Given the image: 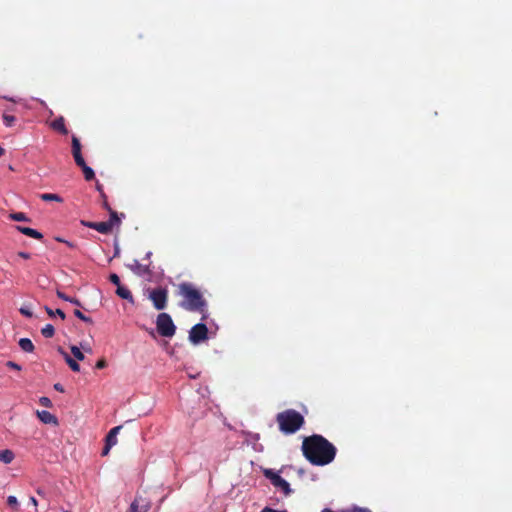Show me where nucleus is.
Returning <instances> with one entry per match:
<instances>
[{
	"mask_svg": "<svg viewBox=\"0 0 512 512\" xmlns=\"http://www.w3.org/2000/svg\"><path fill=\"white\" fill-rule=\"evenodd\" d=\"M301 450L306 460L315 466L332 463L337 453L334 444L320 434L304 437Z\"/></svg>",
	"mask_w": 512,
	"mask_h": 512,
	"instance_id": "obj_1",
	"label": "nucleus"
},
{
	"mask_svg": "<svg viewBox=\"0 0 512 512\" xmlns=\"http://www.w3.org/2000/svg\"><path fill=\"white\" fill-rule=\"evenodd\" d=\"M177 295L182 298L180 306L191 312L204 313L207 301L202 292L190 282H182L177 286Z\"/></svg>",
	"mask_w": 512,
	"mask_h": 512,
	"instance_id": "obj_2",
	"label": "nucleus"
},
{
	"mask_svg": "<svg viewBox=\"0 0 512 512\" xmlns=\"http://www.w3.org/2000/svg\"><path fill=\"white\" fill-rule=\"evenodd\" d=\"M276 422L283 434L290 435L296 433L304 426L305 419L300 412L294 409H286L276 415Z\"/></svg>",
	"mask_w": 512,
	"mask_h": 512,
	"instance_id": "obj_3",
	"label": "nucleus"
},
{
	"mask_svg": "<svg viewBox=\"0 0 512 512\" xmlns=\"http://www.w3.org/2000/svg\"><path fill=\"white\" fill-rule=\"evenodd\" d=\"M156 329L159 335L166 338H171L176 333V326L172 317L165 312L158 314L156 319Z\"/></svg>",
	"mask_w": 512,
	"mask_h": 512,
	"instance_id": "obj_4",
	"label": "nucleus"
},
{
	"mask_svg": "<svg viewBox=\"0 0 512 512\" xmlns=\"http://www.w3.org/2000/svg\"><path fill=\"white\" fill-rule=\"evenodd\" d=\"M263 475L271 481L273 486L281 489L286 496L292 493L290 484L272 469L264 468Z\"/></svg>",
	"mask_w": 512,
	"mask_h": 512,
	"instance_id": "obj_5",
	"label": "nucleus"
},
{
	"mask_svg": "<svg viewBox=\"0 0 512 512\" xmlns=\"http://www.w3.org/2000/svg\"><path fill=\"white\" fill-rule=\"evenodd\" d=\"M149 299L157 310H163L167 306L168 291L165 288H155L149 293Z\"/></svg>",
	"mask_w": 512,
	"mask_h": 512,
	"instance_id": "obj_6",
	"label": "nucleus"
},
{
	"mask_svg": "<svg viewBox=\"0 0 512 512\" xmlns=\"http://www.w3.org/2000/svg\"><path fill=\"white\" fill-rule=\"evenodd\" d=\"M208 338V328L204 323L194 325L189 332V340L193 344H198Z\"/></svg>",
	"mask_w": 512,
	"mask_h": 512,
	"instance_id": "obj_7",
	"label": "nucleus"
},
{
	"mask_svg": "<svg viewBox=\"0 0 512 512\" xmlns=\"http://www.w3.org/2000/svg\"><path fill=\"white\" fill-rule=\"evenodd\" d=\"M121 429L122 426H116L108 432L105 437V446L101 453L102 456L108 455L110 449L117 444V435Z\"/></svg>",
	"mask_w": 512,
	"mask_h": 512,
	"instance_id": "obj_8",
	"label": "nucleus"
},
{
	"mask_svg": "<svg viewBox=\"0 0 512 512\" xmlns=\"http://www.w3.org/2000/svg\"><path fill=\"white\" fill-rule=\"evenodd\" d=\"M127 267L138 276L150 275L152 272L149 264H141L136 259L131 264H128Z\"/></svg>",
	"mask_w": 512,
	"mask_h": 512,
	"instance_id": "obj_9",
	"label": "nucleus"
},
{
	"mask_svg": "<svg viewBox=\"0 0 512 512\" xmlns=\"http://www.w3.org/2000/svg\"><path fill=\"white\" fill-rule=\"evenodd\" d=\"M72 155L76 164H82L84 158L81 153V143L80 140L76 137H72Z\"/></svg>",
	"mask_w": 512,
	"mask_h": 512,
	"instance_id": "obj_10",
	"label": "nucleus"
},
{
	"mask_svg": "<svg viewBox=\"0 0 512 512\" xmlns=\"http://www.w3.org/2000/svg\"><path fill=\"white\" fill-rule=\"evenodd\" d=\"M36 414H37V417L39 418V420L41 422H43L44 424H51L54 426H57L59 424L57 417L55 415H53L52 413H50L49 411H46V410L39 411L38 410L36 412Z\"/></svg>",
	"mask_w": 512,
	"mask_h": 512,
	"instance_id": "obj_11",
	"label": "nucleus"
},
{
	"mask_svg": "<svg viewBox=\"0 0 512 512\" xmlns=\"http://www.w3.org/2000/svg\"><path fill=\"white\" fill-rule=\"evenodd\" d=\"M58 352L63 356L65 362L68 364L70 369L74 372L80 371V366L75 359H73L62 347L58 348Z\"/></svg>",
	"mask_w": 512,
	"mask_h": 512,
	"instance_id": "obj_12",
	"label": "nucleus"
},
{
	"mask_svg": "<svg viewBox=\"0 0 512 512\" xmlns=\"http://www.w3.org/2000/svg\"><path fill=\"white\" fill-rule=\"evenodd\" d=\"M51 127H52V129H54L55 131H58L59 133H61L63 135L68 134V129L65 126V120L63 117H58L55 120H53L51 123Z\"/></svg>",
	"mask_w": 512,
	"mask_h": 512,
	"instance_id": "obj_13",
	"label": "nucleus"
},
{
	"mask_svg": "<svg viewBox=\"0 0 512 512\" xmlns=\"http://www.w3.org/2000/svg\"><path fill=\"white\" fill-rule=\"evenodd\" d=\"M16 229L19 232H21L22 234L29 236L31 238L38 239V240L43 238V235L35 229L29 228V227H23V226H16Z\"/></svg>",
	"mask_w": 512,
	"mask_h": 512,
	"instance_id": "obj_14",
	"label": "nucleus"
},
{
	"mask_svg": "<svg viewBox=\"0 0 512 512\" xmlns=\"http://www.w3.org/2000/svg\"><path fill=\"white\" fill-rule=\"evenodd\" d=\"M112 222H97L94 226V230L102 234H108L112 231Z\"/></svg>",
	"mask_w": 512,
	"mask_h": 512,
	"instance_id": "obj_15",
	"label": "nucleus"
},
{
	"mask_svg": "<svg viewBox=\"0 0 512 512\" xmlns=\"http://www.w3.org/2000/svg\"><path fill=\"white\" fill-rule=\"evenodd\" d=\"M116 294L122 299L128 300L130 302L134 301L131 291L122 285L117 287Z\"/></svg>",
	"mask_w": 512,
	"mask_h": 512,
	"instance_id": "obj_16",
	"label": "nucleus"
},
{
	"mask_svg": "<svg viewBox=\"0 0 512 512\" xmlns=\"http://www.w3.org/2000/svg\"><path fill=\"white\" fill-rule=\"evenodd\" d=\"M77 166L82 169L86 181H91L95 178L93 169L86 164L85 160L82 164H77Z\"/></svg>",
	"mask_w": 512,
	"mask_h": 512,
	"instance_id": "obj_17",
	"label": "nucleus"
},
{
	"mask_svg": "<svg viewBox=\"0 0 512 512\" xmlns=\"http://www.w3.org/2000/svg\"><path fill=\"white\" fill-rule=\"evenodd\" d=\"M19 346L24 352L28 353L33 352L35 349L34 344L29 338H21L19 340Z\"/></svg>",
	"mask_w": 512,
	"mask_h": 512,
	"instance_id": "obj_18",
	"label": "nucleus"
},
{
	"mask_svg": "<svg viewBox=\"0 0 512 512\" xmlns=\"http://www.w3.org/2000/svg\"><path fill=\"white\" fill-rule=\"evenodd\" d=\"M13 459H14L13 451H11L9 449L0 451V461L1 462L5 463V464H9L13 461Z\"/></svg>",
	"mask_w": 512,
	"mask_h": 512,
	"instance_id": "obj_19",
	"label": "nucleus"
},
{
	"mask_svg": "<svg viewBox=\"0 0 512 512\" xmlns=\"http://www.w3.org/2000/svg\"><path fill=\"white\" fill-rule=\"evenodd\" d=\"M40 199L45 201V202H50V201H56V202H59V203H62L63 202V198L61 196H59L58 194H53V193H43V194H40Z\"/></svg>",
	"mask_w": 512,
	"mask_h": 512,
	"instance_id": "obj_20",
	"label": "nucleus"
},
{
	"mask_svg": "<svg viewBox=\"0 0 512 512\" xmlns=\"http://www.w3.org/2000/svg\"><path fill=\"white\" fill-rule=\"evenodd\" d=\"M56 294H57V296H58L60 299H62V300H64V301H68V302H70V303H72V304H74V305L81 306V302H80L78 299H76V298H72V297H69V296H67L65 293H63V292H62V291H60V290H57V291H56Z\"/></svg>",
	"mask_w": 512,
	"mask_h": 512,
	"instance_id": "obj_21",
	"label": "nucleus"
},
{
	"mask_svg": "<svg viewBox=\"0 0 512 512\" xmlns=\"http://www.w3.org/2000/svg\"><path fill=\"white\" fill-rule=\"evenodd\" d=\"M41 334L45 337V338H52L55 334V328L53 325L51 324H46L42 330H41Z\"/></svg>",
	"mask_w": 512,
	"mask_h": 512,
	"instance_id": "obj_22",
	"label": "nucleus"
},
{
	"mask_svg": "<svg viewBox=\"0 0 512 512\" xmlns=\"http://www.w3.org/2000/svg\"><path fill=\"white\" fill-rule=\"evenodd\" d=\"M9 218L14 221H29V218L23 212L11 213Z\"/></svg>",
	"mask_w": 512,
	"mask_h": 512,
	"instance_id": "obj_23",
	"label": "nucleus"
},
{
	"mask_svg": "<svg viewBox=\"0 0 512 512\" xmlns=\"http://www.w3.org/2000/svg\"><path fill=\"white\" fill-rule=\"evenodd\" d=\"M45 311L47 312V314L50 316V317H54L55 315H58L62 320L65 319V313L61 310V309H56L55 311H53L51 308H49L48 306H45Z\"/></svg>",
	"mask_w": 512,
	"mask_h": 512,
	"instance_id": "obj_24",
	"label": "nucleus"
},
{
	"mask_svg": "<svg viewBox=\"0 0 512 512\" xmlns=\"http://www.w3.org/2000/svg\"><path fill=\"white\" fill-rule=\"evenodd\" d=\"M2 118H3L4 125L7 127L13 126L14 123L16 122L15 116L7 114V113H4Z\"/></svg>",
	"mask_w": 512,
	"mask_h": 512,
	"instance_id": "obj_25",
	"label": "nucleus"
},
{
	"mask_svg": "<svg viewBox=\"0 0 512 512\" xmlns=\"http://www.w3.org/2000/svg\"><path fill=\"white\" fill-rule=\"evenodd\" d=\"M71 353L76 360L83 361L85 359L83 352L77 346H71Z\"/></svg>",
	"mask_w": 512,
	"mask_h": 512,
	"instance_id": "obj_26",
	"label": "nucleus"
},
{
	"mask_svg": "<svg viewBox=\"0 0 512 512\" xmlns=\"http://www.w3.org/2000/svg\"><path fill=\"white\" fill-rule=\"evenodd\" d=\"M74 315L79 318L80 320L92 324L93 320L90 317L85 316L80 310L76 309L74 310Z\"/></svg>",
	"mask_w": 512,
	"mask_h": 512,
	"instance_id": "obj_27",
	"label": "nucleus"
},
{
	"mask_svg": "<svg viewBox=\"0 0 512 512\" xmlns=\"http://www.w3.org/2000/svg\"><path fill=\"white\" fill-rule=\"evenodd\" d=\"M109 214H110V219L107 222H112V227L115 224L120 223V219H119L118 214H117L116 211L111 210V211H109Z\"/></svg>",
	"mask_w": 512,
	"mask_h": 512,
	"instance_id": "obj_28",
	"label": "nucleus"
},
{
	"mask_svg": "<svg viewBox=\"0 0 512 512\" xmlns=\"http://www.w3.org/2000/svg\"><path fill=\"white\" fill-rule=\"evenodd\" d=\"M39 403L41 406L46 407V408L52 407V401L50 400V398H48L46 396L41 397L39 399Z\"/></svg>",
	"mask_w": 512,
	"mask_h": 512,
	"instance_id": "obj_29",
	"label": "nucleus"
},
{
	"mask_svg": "<svg viewBox=\"0 0 512 512\" xmlns=\"http://www.w3.org/2000/svg\"><path fill=\"white\" fill-rule=\"evenodd\" d=\"M127 512H140L138 498H135V500L130 504Z\"/></svg>",
	"mask_w": 512,
	"mask_h": 512,
	"instance_id": "obj_30",
	"label": "nucleus"
},
{
	"mask_svg": "<svg viewBox=\"0 0 512 512\" xmlns=\"http://www.w3.org/2000/svg\"><path fill=\"white\" fill-rule=\"evenodd\" d=\"M109 280L111 283H113L114 285H116L117 287L121 285L120 283V278L117 274L115 273H112L110 276H109Z\"/></svg>",
	"mask_w": 512,
	"mask_h": 512,
	"instance_id": "obj_31",
	"label": "nucleus"
},
{
	"mask_svg": "<svg viewBox=\"0 0 512 512\" xmlns=\"http://www.w3.org/2000/svg\"><path fill=\"white\" fill-rule=\"evenodd\" d=\"M7 503L9 506H11L13 508H17V506H18V501L15 496H8Z\"/></svg>",
	"mask_w": 512,
	"mask_h": 512,
	"instance_id": "obj_32",
	"label": "nucleus"
},
{
	"mask_svg": "<svg viewBox=\"0 0 512 512\" xmlns=\"http://www.w3.org/2000/svg\"><path fill=\"white\" fill-rule=\"evenodd\" d=\"M20 313L23 315V316H26V317H32L33 316V313L26 307H21L19 309Z\"/></svg>",
	"mask_w": 512,
	"mask_h": 512,
	"instance_id": "obj_33",
	"label": "nucleus"
},
{
	"mask_svg": "<svg viewBox=\"0 0 512 512\" xmlns=\"http://www.w3.org/2000/svg\"><path fill=\"white\" fill-rule=\"evenodd\" d=\"M102 198H103V207H104L108 212H109V211H111V210H113V209L110 207V205H109V203H108V201H107V196L105 195V193H102Z\"/></svg>",
	"mask_w": 512,
	"mask_h": 512,
	"instance_id": "obj_34",
	"label": "nucleus"
},
{
	"mask_svg": "<svg viewBox=\"0 0 512 512\" xmlns=\"http://www.w3.org/2000/svg\"><path fill=\"white\" fill-rule=\"evenodd\" d=\"M6 366L11 368V369H14V370H18V371L21 370V366L18 365L17 363H15V362H13V361H8L6 363Z\"/></svg>",
	"mask_w": 512,
	"mask_h": 512,
	"instance_id": "obj_35",
	"label": "nucleus"
},
{
	"mask_svg": "<svg viewBox=\"0 0 512 512\" xmlns=\"http://www.w3.org/2000/svg\"><path fill=\"white\" fill-rule=\"evenodd\" d=\"M106 365H107L106 360L105 359H100L96 363V368L97 369H103V368L106 367Z\"/></svg>",
	"mask_w": 512,
	"mask_h": 512,
	"instance_id": "obj_36",
	"label": "nucleus"
},
{
	"mask_svg": "<svg viewBox=\"0 0 512 512\" xmlns=\"http://www.w3.org/2000/svg\"><path fill=\"white\" fill-rule=\"evenodd\" d=\"M29 503L34 507V512H37L38 502H37L36 498L31 496L29 498Z\"/></svg>",
	"mask_w": 512,
	"mask_h": 512,
	"instance_id": "obj_37",
	"label": "nucleus"
},
{
	"mask_svg": "<svg viewBox=\"0 0 512 512\" xmlns=\"http://www.w3.org/2000/svg\"><path fill=\"white\" fill-rule=\"evenodd\" d=\"M261 512H287V511L286 510L279 511V510L272 509L270 507H265L262 509Z\"/></svg>",
	"mask_w": 512,
	"mask_h": 512,
	"instance_id": "obj_38",
	"label": "nucleus"
},
{
	"mask_svg": "<svg viewBox=\"0 0 512 512\" xmlns=\"http://www.w3.org/2000/svg\"><path fill=\"white\" fill-rule=\"evenodd\" d=\"M18 256L23 258V259H29L30 258V254L27 253V252H23V251L18 252Z\"/></svg>",
	"mask_w": 512,
	"mask_h": 512,
	"instance_id": "obj_39",
	"label": "nucleus"
},
{
	"mask_svg": "<svg viewBox=\"0 0 512 512\" xmlns=\"http://www.w3.org/2000/svg\"><path fill=\"white\" fill-rule=\"evenodd\" d=\"M56 240H57V241H59V242H63V243H65V244H66L68 247H70V248H73V247H74V244H73V243H71V242H69V241L63 240V239H61V238H56Z\"/></svg>",
	"mask_w": 512,
	"mask_h": 512,
	"instance_id": "obj_40",
	"label": "nucleus"
},
{
	"mask_svg": "<svg viewBox=\"0 0 512 512\" xmlns=\"http://www.w3.org/2000/svg\"><path fill=\"white\" fill-rule=\"evenodd\" d=\"M352 512H371L369 509L367 508H359V507H356L353 509Z\"/></svg>",
	"mask_w": 512,
	"mask_h": 512,
	"instance_id": "obj_41",
	"label": "nucleus"
},
{
	"mask_svg": "<svg viewBox=\"0 0 512 512\" xmlns=\"http://www.w3.org/2000/svg\"><path fill=\"white\" fill-rule=\"evenodd\" d=\"M54 389L59 391V392H64V388H63V386L60 383H56L54 385Z\"/></svg>",
	"mask_w": 512,
	"mask_h": 512,
	"instance_id": "obj_42",
	"label": "nucleus"
},
{
	"mask_svg": "<svg viewBox=\"0 0 512 512\" xmlns=\"http://www.w3.org/2000/svg\"><path fill=\"white\" fill-rule=\"evenodd\" d=\"M86 227L94 229V226L97 222H82Z\"/></svg>",
	"mask_w": 512,
	"mask_h": 512,
	"instance_id": "obj_43",
	"label": "nucleus"
},
{
	"mask_svg": "<svg viewBox=\"0 0 512 512\" xmlns=\"http://www.w3.org/2000/svg\"><path fill=\"white\" fill-rule=\"evenodd\" d=\"M151 255H152L151 251L147 252L145 255V259H147V260L150 259Z\"/></svg>",
	"mask_w": 512,
	"mask_h": 512,
	"instance_id": "obj_44",
	"label": "nucleus"
},
{
	"mask_svg": "<svg viewBox=\"0 0 512 512\" xmlns=\"http://www.w3.org/2000/svg\"><path fill=\"white\" fill-rule=\"evenodd\" d=\"M149 509V505H145L144 507H142V512H146L148 511Z\"/></svg>",
	"mask_w": 512,
	"mask_h": 512,
	"instance_id": "obj_45",
	"label": "nucleus"
},
{
	"mask_svg": "<svg viewBox=\"0 0 512 512\" xmlns=\"http://www.w3.org/2000/svg\"><path fill=\"white\" fill-rule=\"evenodd\" d=\"M4 154H5L4 148L0 147V157L3 156Z\"/></svg>",
	"mask_w": 512,
	"mask_h": 512,
	"instance_id": "obj_46",
	"label": "nucleus"
},
{
	"mask_svg": "<svg viewBox=\"0 0 512 512\" xmlns=\"http://www.w3.org/2000/svg\"><path fill=\"white\" fill-rule=\"evenodd\" d=\"M97 189L101 192V194L104 193L100 186H97Z\"/></svg>",
	"mask_w": 512,
	"mask_h": 512,
	"instance_id": "obj_47",
	"label": "nucleus"
},
{
	"mask_svg": "<svg viewBox=\"0 0 512 512\" xmlns=\"http://www.w3.org/2000/svg\"><path fill=\"white\" fill-rule=\"evenodd\" d=\"M64 512H71V511L67 510V511H64Z\"/></svg>",
	"mask_w": 512,
	"mask_h": 512,
	"instance_id": "obj_48",
	"label": "nucleus"
}]
</instances>
